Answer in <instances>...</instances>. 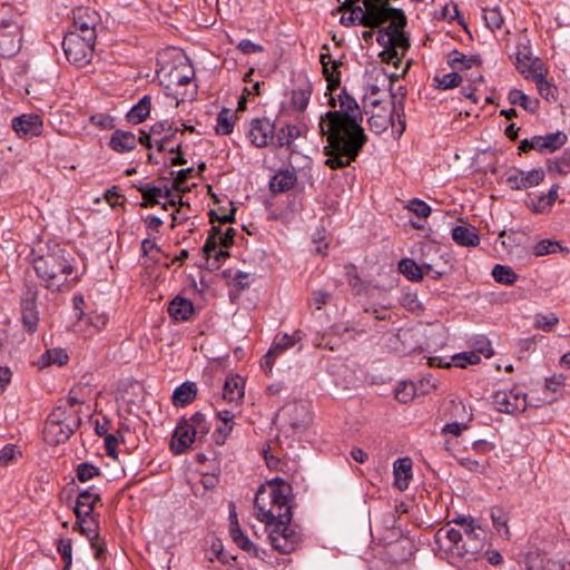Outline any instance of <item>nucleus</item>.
Segmentation results:
<instances>
[{
    "instance_id": "obj_1",
    "label": "nucleus",
    "mask_w": 570,
    "mask_h": 570,
    "mask_svg": "<svg viewBox=\"0 0 570 570\" xmlns=\"http://www.w3.org/2000/svg\"><path fill=\"white\" fill-rule=\"evenodd\" d=\"M338 101L340 109L327 111L320 121L321 134L327 139L325 164L332 169L346 167L354 161L367 140L357 101L345 89L340 92Z\"/></svg>"
},
{
    "instance_id": "obj_2",
    "label": "nucleus",
    "mask_w": 570,
    "mask_h": 570,
    "mask_svg": "<svg viewBox=\"0 0 570 570\" xmlns=\"http://www.w3.org/2000/svg\"><path fill=\"white\" fill-rule=\"evenodd\" d=\"M436 554L451 564L460 567L462 562L476 561L485 547V531L475 520L465 522V533L445 525L434 534Z\"/></svg>"
},
{
    "instance_id": "obj_3",
    "label": "nucleus",
    "mask_w": 570,
    "mask_h": 570,
    "mask_svg": "<svg viewBox=\"0 0 570 570\" xmlns=\"http://www.w3.org/2000/svg\"><path fill=\"white\" fill-rule=\"evenodd\" d=\"M33 268L41 284L52 292L68 291L77 282L76 277L70 278L75 269V258L58 245L47 254L36 257Z\"/></svg>"
},
{
    "instance_id": "obj_4",
    "label": "nucleus",
    "mask_w": 570,
    "mask_h": 570,
    "mask_svg": "<svg viewBox=\"0 0 570 570\" xmlns=\"http://www.w3.org/2000/svg\"><path fill=\"white\" fill-rule=\"evenodd\" d=\"M291 492L292 487L282 480L271 483L267 489L261 487L254 501L255 517L268 527L281 520L292 521Z\"/></svg>"
},
{
    "instance_id": "obj_5",
    "label": "nucleus",
    "mask_w": 570,
    "mask_h": 570,
    "mask_svg": "<svg viewBox=\"0 0 570 570\" xmlns=\"http://www.w3.org/2000/svg\"><path fill=\"white\" fill-rule=\"evenodd\" d=\"M80 417L67 413V409L58 405L48 416L43 434L49 444L66 442L80 425Z\"/></svg>"
},
{
    "instance_id": "obj_6",
    "label": "nucleus",
    "mask_w": 570,
    "mask_h": 570,
    "mask_svg": "<svg viewBox=\"0 0 570 570\" xmlns=\"http://www.w3.org/2000/svg\"><path fill=\"white\" fill-rule=\"evenodd\" d=\"M236 230L233 227H227L226 230H222L219 226H213L210 233L203 246V253L207 258L210 268H218L220 262L229 256V253L224 249H218V245L225 248L230 247L234 244V237Z\"/></svg>"
},
{
    "instance_id": "obj_7",
    "label": "nucleus",
    "mask_w": 570,
    "mask_h": 570,
    "mask_svg": "<svg viewBox=\"0 0 570 570\" xmlns=\"http://www.w3.org/2000/svg\"><path fill=\"white\" fill-rule=\"evenodd\" d=\"M22 23L16 14L9 18L0 12V55L2 57L16 56L22 45Z\"/></svg>"
},
{
    "instance_id": "obj_8",
    "label": "nucleus",
    "mask_w": 570,
    "mask_h": 570,
    "mask_svg": "<svg viewBox=\"0 0 570 570\" xmlns=\"http://www.w3.org/2000/svg\"><path fill=\"white\" fill-rule=\"evenodd\" d=\"M95 45V40L70 32H67L62 40V49L67 60L77 67H85L91 61Z\"/></svg>"
},
{
    "instance_id": "obj_9",
    "label": "nucleus",
    "mask_w": 570,
    "mask_h": 570,
    "mask_svg": "<svg viewBox=\"0 0 570 570\" xmlns=\"http://www.w3.org/2000/svg\"><path fill=\"white\" fill-rule=\"evenodd\" d=\"M568 140L566 132L558 130L547 135H537L531 138H525L520 142L519 150L528 153L529 150H537L540 154H551L561 148Z\"/></svg>"
},
{
    "instance_id": "obj_10",
    "label": "nucleus",
    "mask_w": 570,
    "mask_h": 570,
    "mask_svg": "<svg viewBox=\"0 0 570 570\" xmlns=\"http://www.w3.org/2000/svg\"><path fill=\"white\" fill-rule=\"evenodd\" d=\"M291 522L284 520L277 521L269 532V540L273 548L281 553L288 554L293 552L299 543V534L292 528Z\"/></svg>"
},
{
    "instance_id": "obj_11",
    "label": "nucleus",
    "mask_w": 570,
    "mask_h": 570,
    "mask_svg": "<svg viewBox=\"0 0 570 570\" xmlns=\"http://www.w3.org/2000/svg\"><path fill=\"white\" fill-rule=\"evenodd\" d=\"M493 405L501 413H520L528 406L527 394L520 389L497 391L493 394Z\"/></svg>"
},
{
    "instance_id": "obj_12",
    "label": "nucleus",
    "mask_w": 570,
    "mask_h": 570,
    "mask_svg": "<svg viewBox=\"0 0 570 570\" xmlns=\"http://www.w3.org/2000/svg\"><path fill=\"white\" fill-rule=\"evenodd\" d=\"M100 22L99 14L90 8H78L73 10V24L70 33H78L89 40L97 39V27Z\"/></svg>"
},
{
    "instance_id": "obj_13",
    "label": "nucleus",
    "mask_w": 570,
    "mask_h": 570,
    "mask_svg": "<svg viewBox=\"0 0 570 570\" xmlns=\"http://www.w3.org/2000/svg\"><path fill=\"white\" fill-rule=\"evenodd\" d=\"M11 127L20 139L29 140L41 136L43 119L35 112L22 114L12 118Z\"/></svg>"
},
{
    "instance_id": "obj_14",
    "label": "nucleus",
    "mask_w": 570,
    "mask_h": 570,
    "mask_svg": "<svg viewBox=\"0 0 570 570\" xmlns=\"http://www.w3.org/2000/svg\"><path fill=\"white\" fill-rule=\"evenodd\" d=\"M248 136L250 141L257 148H264L268 146L275 137V126L267 118L253 119Z\"/></svg>"
},
{
    "instance_id": "obj_15",
    "label": "nucleus",
    "mask_w": 570,
    "mask_h": 570,
    "mask_svg": "<svg viewBox=\"0 0 570 570\" xmlns=\"http://www.w3.org/2000/svg\"><path fill=\"white\" fill-rule=\"evenodd\" d=\"M544 179V171L541 168L529 171L515 170L508 175L507 183L511 189L523 190L541 184Z\"/></svg>"
},
{
    "instance_id": "obj_16",
    "label": "nucleus",
    "mask_w": 570,
    "mask_h": 570,
    "mask_svg": "<svg viewBox=\"0 0 570 570\" xmlns=\"http://www.w3.org/2000/svg\"><path fill=\"white\" fill-rule=\"evenodd\" d=\"M387 21L392 23L394 37L393 47L390 49L389 58H394L397 57V49L406 51L410 47L409 38L404 32L406 17L403 11H395L394 16L389 18Z\"/></svg>"
},
{
    "instance_id": "obj_17",
    "label": "nucleus",
    "mask_w": 570,
    "mask_h": 570,
    "mask_svg": "<svg viewBox=\"0 0 570 570\" xmlns=\"http://www.w3.org/2000/svg\"><path fill=\"white\" fill-rule=\"evenodd\" d=\"M392 111L389 116H393V122H390L393 127V130L397 134V136H402L405 130L406 121L404 115V98L405 91L402 86L397 88V92H392Z\"/></svg>"
},
{
    "instance_id": "obj_18",
    "label": "nucleus",
    "mask_w": 570,
    "mask_h": 570,
    "mask_svg": "<svg viewBox=\"0 0 570 570\" xmlns=\"http://www.w3.org/2000/svg\"><path fill=\"white\" fill-rule=\"evenodd\" d=\"M100 500V493L96 491L95 487L83 489L79 492L75 507V514L77 519L92 517V511L97 501Z\"/></svg>"
},
{
    "instance_id": "obj_19",
    "label": "nucleus",
    "mask_w": 570,
    "mask_h": 570,
    "mask_svg": "<svg viewBox=\"0 0 570 570\" xmlns=\"http://www.w3.org/2000/svg\"><path fill=\"white\" fill-rule=\"evenodd\" d=\"M195 442H197V440L190 435V429L188 428L187 422L180 420L174 430L170 441V450L175 454H181L186 452Z\"/></svg>"
},
{
    "instance_id": "obj_20",
    "label": "nucleus",
    "mask_w": 570,
    "mask_h": 570,
    "mask_svg": "<svg viewBox=\"0 0 570 570\" xmlns=\"http://www.w3.org/2000/svg\"><path fill=\"white\" fill-rule=\"evenodd\" d=\"M320 61L322 63L323 75L328 82L327 89L330 91L337 89L341 82V72L338 70L340 63L334 60L328 52L321 53Z\"/></svg>"
},
{
    "instance_id": "obj_21",
    "label": "nucleus",
    "mask_w": 570,
    "mask_h": 570,
    "mask_svg": "<svg viewBox=\"0 0 570 570\" xmlns=\"http://www.w3.org/2000/svg\"><path fill=\"white\" fill-rule=\"evenodd\" d=\"M109 146L116 153H128L136 148L137 138L131 131L117 129L110 137Z\"/></svg>"
},
{
    "instance_id": "obj_22",
    "label": "nucleus",
    "mask_w": 570,
    "mask_h": 570,
    "mask_svg": "<svg viewBox=\"0 0 570 570\" xmlns=\"http://www.w3.org/2000/svg\"><path fill=\"white\" fill-rule=\"evenodd\" d=\"M399 271L412 282H419L423 278L424 274H429L432 271L431 264H417L411 258H403L399 263Z\"/></svg>"
},
{
    "instance_id": "obj_23",
    "label": "nucleus",
    "mask_w": 570,
    "mask_h": 570,
    "mask_svg": "<svg viewBox=\"0 0 570 570\" xmlns=\"http://www.w3.org/2000/svg\"><path fill=\"white\" fill-rule=\"evenodd\" d=\"M452 238L460 246L474 247L480 243V236L474 226L459 225L452 228Z\"/></svg>"
},
{
    "instance_id": "obj_24",
    "label": "nucleus",
    "mask_w": 570,
    "mask_h": 570,
    "mask_svg": "<svg viewBox=\"0 0 570 570\" xmlns=\"http://www.w3.org/2000/svg\"><path fill=\"white\" fill-rule=\"evenodd\" d=\"M394 484L404 491L409 488L410 480L412 479V461L409 458H401L394 462Z\"/></svg>"
},
{
    "instance_id": "obj_25",
    "label": "nucleus",
    "mask_w": 570,
    "mask_h": 570,
    "mask_svg": "<svg viewBox=\"0 0 570 570\" xmlns=\"http://www.w3.org/2000/svg\"><path fill=\"white\" fill-rule=\"evenodd\" d=\"M194 304L191 301L176 296L168 306L169 315L177 322L188 321L194 314Z\"/></svg>"
},
{
    "instance_id": "obj_26",
    "label": "nucleus",
    "mask_w": 570,
    "mask_h": 570,
    "mask_svg": "<svg viewBox=\"0 0 570 570\" xmlns=\"http://www.w3.org/2000/svg\"><path fill=\"white\" fill-rule=\"evenodd\" d=\"M229 534L235 544L247 552L248 556L258 558L259 550L258 548L249 540V538L239 528L238 521L232 522V527L229 528Z\"/></svg>"
},
{
    "instance_id": "obj_27",
    "label": "nucleus",
    "mask_w": 570,
    "mask_h": 570,
    "mask_svg": "<svg viewBox=\"0 0 570 570\" xmlns=\"http://www.w3.org/2000/svg\"><path fill=\"white\" fill-rule=\"evenodd\" d=\"M297 181V176L294 170L283 169L278 170L269 183L273 193H285L292 189Z\"/></svg>"
},
{
    "instance_id": "obj_28",
    "label": "nucleus",
    "mask_w": 570,
    "mask_h": 570,
    "mask_svg": "<svg viewBox=\"0 0 570 570\" xmlns=\"http://www.w3.org/2000/svg\"><path fill=\"white\" fill-rule=\"evenodd\" d=\"M224 400L238 403L244 397V380L239 375L227 377L223 389Z\"/></svg>"
},
{
    "instance_id": "obj_29",
    "label": "nucleus",
    "mask_w": 570,
    "mask_h": 570,
    "mask_svg": "<svg viewBox=\"0 0 570 570\" xmlns=\"http://www.w3.org/2000/svg\"><path fill=\"white\" fill-rule=\"evenodd\" d=\"M151 110V97L144 96L131 109L127 112L126 117L128 122L138 125L146 120Z\"/></svg>"
},
{
    "instance_id": "obj_30",
    "label": "nucleus",
    "mask_w": 570,
    "mask_h": 570,
    "mask_svg": "<svg viewBox=\"0 0 570 570\" xmlns=\"http://www.w3.org/2000/svg\"><path fill=\"white\" fill-rule=\"evenodd\" d=\"M136 188L140 191L144 198V202L140 204L141 207L157 205L159 197H170L169 189L163 191L160 187L154 186L151 184H140L139 186H136Z\"/></svg>"
},
{
    "instance_id": "obj_31",
    "label": "nucleus",
    "mask_w": 570,
    "mask_h": 570,
    "mask_svg": "<svg viewBox=\"0 0 570 570\" xmlns=\"http://www.w3.org/2000/svg\"><path fill=\"white\" fill-rule=\"evenodd\" d=\"M183 420L187 422L190 435L198 442H202L210 430V424L207 422L206 416L199 412L193 414L189 419Z\"/></svg>"
},
{
    "instance_id": "obj_32",
    "label": "nucleus",
    "mask_w": 570,
    "mask_h": 570,
    "mask_svg": "<svg viewBox=\"0 0 570 570\" xmlns=\"http://www.w3.org/2000/svg\"><path fill=\"white\" fill-rule=\"evenodd\" d=\"M559 186L553 185L547 194L537 196L531 200V209L535 214H544L550 212L552 205L558 198Z\"/></svg>"
},
{
    "instance_id": "obj_33",
    "label": "nucleus",
    "mask_w": 570,
    "mask_h": 570,
    "mask_svg": "<svg viewBox=\"0 0 570 570\" xmlns=\"http://www.w3.org/2000/svg\"><path fill=\"white\" fill-rule=\"evenodd\" d=\"M197 389L195 383L185 382L175 389L173 393V403L176 406H186L196 397Z\"/></svg>"
},
{
    "instance_id": "obj_34",
    "label": "nucleus",
    "mask_w": 570,
    "mask_h": 570,
    "mask_svg": "<svg viewBox=\"0 0 570 570\" xmlns=\"http://www.w3.org/2000/svg\"><path fill=\"white\" fill-rule=\"evenodd\" d=\"M21 321L29 333H35L38 327L39 316L36 304L32 301L23 302L21 305Z\"/></svg>"
},
{
    "instance_id": "obj_35",
    "label": "nucleus",
    "mask_w": 570,
    "mask_h": 570,
    "mask_svg": "<svg viewBox=\"0 0 570 570\" xmlns=\"http://www.w3.org/2000/svg\"><path fill=\"white\" fill-rule=\"evenodd\" d=\"M389 1L390 0H362V3L368 10L373 9V11H376L380 24H382L386 22L389 18L394 16L395 11H402L401 9L390 7Z\"/></svg>"
},
{
    "instance_id": "obj_36",
    "label": "nucleus",
    "mask_w": 570,
    "mask_h": 570,
    "mask_svg": "<svg viewBox=\"0 0 570 570\" xmlns=\"http://www.w3.org/2000/svg\"><path fill=\"white\" fill-rule=\"evenodd\" d=\"M479 56H465L459 50H452L448 56V63L453 69H470L475 65H480Z\"/></svg>"
},
{
    "instance_id": "obj_37",
    "label": "nucleus",
    "mask_w": 570,
    "mask_h": 570,
    "mask_svg": "<svg viewBox=\"0 0 570 570\" xmlns=\"http://www.w3.org/2000/svg\"><path fill=\"white\" fill-rule=\"evenodd\" d=\"M490 515H491L493 528L495 529L497 533L504 540H510L511 533H510V529L508 525V522H509L508 513L500 508H493L491 510Z\"/></svg>"
},
{
    "instance_id": "obj_38",
    "label": "nucleus",
    "mask_w": 570,
    "mask_h": 570,
    "mask_svg": "<svg viewBox=\"0 0 570 570\" xmlns=\"http://www.w3.org/2000/svg\"><path fill=\"white\" fill-rule=\"evenodd\" d=\"M68 354L67 352L61 347H56L51 350H47L40 357H39V365L40 366H49V365H58L62 366L68 362Z\"/></svg>"
},
{
    "instance_id": "obj_39",
    "label": "nucleus",
    "mask_w": 570,
    "mask_h": 570,
    "mask_svg": "<svg viewBox=\"0 0 570 570\" xmlns=\"http://www.w3.org/2000/svg\"><path fill=\"white\" fill-rule=\"evenodd\" d=\"M235 114L228 108H223L216 118L215 131L218 135H229L234 129Z\"/></svg>"
},
{
    "instance_id": "obj_40",
    "label": "nucleus",
    "mask_w": 570,
    "mask_h": 570,
    "mask_svg": "<svg viewBox=\"0 0 570 570\" xmlns=\"http://www.w3.org/2000/svg\"><path fill=\"white\" fill-rule=\"evenodd\" d=\"M508 99L512 105H519L530 112H535L539 106V101L537 99H530L523 91L519 89L510 90Z\"/></svg>"
},
{
    "instance_id": "obj_41",
    "label": "nucleus",
    "mask_w": 570,
    "mask_h": 570,
    "mask_svg": "<svg viewBox=\"0 0 570 570\" xmlns=\"http://www.w3.org/2000/svg\"><path fill=\"white\" fill-rule=\"evenodd\" d=\"M557 252H562L568 254L569 248L563 247L559 242L553 239H542L538 242L533 247V254L535 256H543L548 254H553Z\"/></svg>"
},
{
    "instance_id": "obj_42",
    "label": "nucleus",
    "mask_w": 570,
    "mask_h": 570,
    "mask_svg": "<svg viewBox=\"0 0 570 570\" xmlns=\"http://www.w3.org/2000/svg\"><path fill=\"white\" fill-rule=\"evenodd\" d=\"M73 529H78L88 540L99 537L98 523L94 517L77 519Z\"/></svg>"
},
{
    "instance_id": "obj_43",
    "label": "nucleus",
    "mask_w": 570,
    "mask_h": 570,
    "mask_svg": "<svg viewBox=\"0 0 570 570\" xmlns=\"http://www.w3.org/2000/svg\"><path fill=\"white\" fill-rule=\"evenodd\" d=\"M492 276L495 279V282L504 285H512L515 283L518 278V275L511 267L501 264H497L493 267Z\"/></svg>"
},
{
    "instance_id": "obj_44",
    "label": "nucleus",
    "mask_w": 570,
    "mask_h": 570,
    "mask_svg": "<svg viewBox=\"0 0 570 570\" xmlns=\"http://www.w3.org/2000/svg\"><path fill=\"white\" fill-rule=\"evenodd\" d=\"M519 72L523 75L525 79H530L533 82L538 80V77L546 76V70L543 68L542 62L539 59L530 61L527 66L524 63L518 68Z\"/></svg>"
},
{
    "instance_id": "obj_45",
    "label": "nucleus",
    "mask_w": 570,
    "mask_h": 570,
    "mask_svg": "<svg viewBox=\"0 0 570 570\" xmlns=\"http://www.w3.org/2000/svg\"><path fill=\"white\" fill-rule=\"evenodd\" d=\"M483 19L485 26L491 30H498L503 24V16L498 7L488 8L483 10Z\"/></svg>"
},
{
    "instance_id": "obj_46",
    "label": "nucleus",
    "mask_w": 570,
    "mask_h": 570,
    "mask_svg": "<svg viewBox=\"0 0 570 570\" xmlns=\"http://www.w3.org/2000/svg\"><path fill=\"white\" fill-rule=\"evenodd\" d=\"M298 135L299 130L294 125H287L285 127H282L275 135L277 139V146H289L298 137Z\"/></svg>"
},
{
    "instance_id": "obj_47",
    "label": "nucleus",
    "mask_w": 570,
    "mask_h": 570,
    "mask_svg": "<svg viewBox=\"0 0 570 570\" xmlns=\"http://www.w3.org/2000/svg\"><path fill=\"white\" fill-rule=\"evenodd\" d=\"M433 80L436 83V88L446 90L458 87L462 78L458 72H449L442 76H435Z\"/></svg>"
},
{
    "instance_id": "obj_48",
    "label": "nucleus",
    "mask_w": 570,
    "mask_h": 570,
    "mask_svg": "<svg viewBox=\"0 0 570 570\" xmlns=\"http://www.w3.org/2000/svg\"><path fill=\"white\" fill-rule=\"evenodd\" d=\"M367 122H368L370 129L373 132L381 134L384 130H386L389 125H391L390 122H393V116H389V115H372L367 119Z\"/></svg>"
},
{
    "instance_id": "obj_49",
    "label": "nucleus",
    "mask_w": 570,
    "mask_h": 570,
    "mask_svg": "<svg viewBox=\"0 0 570 570\" xmlns=\"http://www.w3.org/2000/svg\"><path fill=\"white\" fill-rule=\"evenodd\" d=\"M559 323V317L554 313L542 314L539 313L534 316V326L544 332H551L552 327Z\"/></svg>"
},
{
    "instance_id": "obj_50",
    "label": "nucleus",
    "mask_w": 570,
    "mask_h": 570,
    "mask_svg": "<svg viewBox=\"0 0 570 570\" xmlns=\"http://www.w3.org/2000/svg\"><path fill=\"white\" fill-rule=\"evenodd\" d=\"M57 550L65 562V570H68L72 563V542L71 539H59Z\"/></svg>"
},
{
    "instance_id": "obj_51",
    "label": "nucleus",
    "mask_w": 570,
    "mask_h": 570,
    "mask_svg": "<svg viewBox=\"0 0 570 570\" xmlns=\"http://www.w3.org/2000/svg\"><path fill=\"white\" fill-rule=\"evenodd\" d=\"M405 208L415 214L419 218H426L432 212L430 205L419 198L409 200Z\"/></svg>"
},
{
    "instance_id": "obj_52",
    "label": "nucleus",
    "mask_w": 570,
    "mask_h": 570,
    "mask_svg": "<svg viewBox=\"0 0 570 570\" xmlns=\"http://www.w3.org/2000/svg\"><path fill=\"white\" fill-rule=\"evenodd\" d=\"M538 89V92L540 96L546 99L547 101L556 100V87L551 85L547 79L546 76L538 77V80L534 82Z\"/></svg>"
},
{
    "instance_id": "obj_53",
    "label": "nucleus",
    "mask_w": 570,
    "mask_h": 570,
    "mask_svg": "<svg viewBox=\"0 0 570 570\" xmlns=\"http://www.w3.org/2000/svg\"><path fill=\"white\" fill-rule=\"evenodd\" d=\"M395 399L401 403H407L415 394V387L413 383L401 382L397 384L394 391Z\"/></svg>"
},
{
    "instance_id": "obj_54",
    "label": "nucleus",
    "mask_w": 570,
    "mask_h": 570,
    "mask_svg": "<svg viewBox=\"0 0 570 570\" xmlns=\"http://www.w3.org/2000/svg\"><path fill=\"white\" fill-rule=\"evenodd\" d=\"M548 170L557 174H568L570 173V157L562 156L554 159H550L547 164Z\"/></svg>"
},
{
    "instance_id": "obj_55",
    "label": "nucleus",
    "mask_w": 570,
    "mask_h": 570,
    "mask_svg": "<svg viewBox=\"0 0 570 570\" xmlns=\"http://www.w3.org/2000/svg\"><path fill=\"white\" fill-rule=\"evenodd\" d=\"M393 27L391 22L389 27L379 29L376 35V41L379 42V45L385 48V52L387 55H390V49L393 47Z\"/></svg>"
},
{
    "instance_id": "obj_56",
    "label": "nucleus",
    "mask_w": 570,
    "mask_h": 570,
    "mask_svg": "<svg viewBox=\"0 0 570 570\" xmlns=\"http://www.w3.org/2000/svg\"><path fill=\"white\" fill-rule=\"evenodd\" d=\"M99 474V468L94 464L85 462L77 466V478L81 482H87Z\"/></svg>"
},
{
    "instance_id": "obj_57",
    "label": "nucleus",
    "mask_w": 570,
    "mask_h": 570,
    "mask_svg": "<svg viewBox=\"0 0 570 570\" xmlns=\"http://www.w3.org/2000/svg\"><path fill=\"white\" fill-rule=\"evenodd\" d=\"M294 344H295V340L293 336H289L287 334L276 335V337L274 338V342L271 346V350L276 355H279L287 348L294 346Z\"/></svg>"
},
{
    "instance_id": "obj_58",
    "label": "nucleus",
    "mask_w": 570,
    "mask_h": 570,
    "mask_svg": "<svg viewBox=\"0 0 570 570\" xmlns=\"http://www.w3.org/2000/svg\"><path fill=\"white\" fill-rule=\"evenodd\" d=\"M480 356L474 352H462L452 357L454 366L464 368L468 364L480 363Z\"/></svg>"
},
{
    "instance_id": "obj_59",
    "label": "nucleus",
    "mask_w": 570,
    "mask_h": 570,
    "mask_svg": "<svg viewBox=\"0 0 570 570\" xmlns=\"http://www.w3.org/2000/svg\"><path fill=\"white\" fill-rule=\"evenodd\" d=\"M234 423H222L215 429L213 439L217 445L225 444L227 436L233 431Z\"/></svg>"
},
{
    "instance_id": "obj_60",
    "label": "nucleus",
    "mask_w": 570,
    "mask_h": 570,
    "mask_svg": "<svg viewBox=\"0 0 570 570\" xmlns=\"http://www.w3.org/2000/svg\"><path fill=\"white\" fill-rule=\"evenodd\" d=\"M177 131H179V129L177 127H175L174 124L168 120L155 122L150 127V134H153L154 136L161 135L165 132H171V136H175Z\"/></svg>"
},
{
    "instance_id": "obj_61",
    "label": "nucleus",
    "mask_w": 570,
    "mask_h": 570,
    "mask_svg": "<svg viewBox=\"0 0 570 570\" xmlns=\"http://www.w3.org/2000/svg\"><path fill=\"white\" fill-rule=\"evenodd\" d=\"M331 299V294L326 291L318 289L312 293V297L309 299V304L314 306L316 309H321L324 305H326Z\"/></svg>"
},
{
    "instance_id": "obj_62",
    "label": "nucleus",
    "mask_w": 570,
    "mask_h": 570,
    "mask_svg": "<svg viewBox=\"0 0 570 570\" xmlns=\"http://www.w3.org/2000/svg\"><path fill=\"white\" fill-rule=\"evenodd\" d=\"M535 59L537 58L532 57L530 49L525 45L518 46V51L515 52L517 69L520 68L522 63L527 66L528 63H530V61H533Z\"/></svg>"
},
{
    "instance_id": "obj_63",
    "label": "nucleus",
    "mask_w": 570,
    "mask_h": 570,
    "mask_svg": "<svg viewBox=\"0 0 570 570\" xmlns=\"http://www.w3.org/2000/svg\"><path fill=\"white\" fill-rule=\"evenodd\" d=\"M86 390V386L76 385L72 386L67 396V403L70 407L76 404L85 403V399L82 397V392Z\"/></svg>"
},
{
    "instance_id": "obj_64",
    "label": "nucleus",
    "mask_w": 570,
    "mask_h": 570,
    "mask_svg": "<svg viewBox=\"0 0 570 570\" xmlns=\"http://www.w3.org/2000/svg\"><path fill=\"white\" fill-rule=\"evenodd\" d=\"M17 453V446L13 444H7L0 450V465H6L11 462Z\"/></svg>"
}]
</instances>
